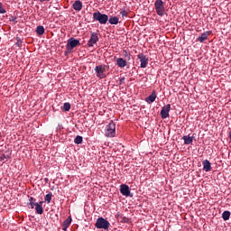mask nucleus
<instances>
[{
	"mask_svg": "<svg viewBox=\"0 0 231 231\" xmlns=\"http://www.w3.org/2000/svg\"><path fill=\"white\" fill-rule=\"evenodd\" d=\"M137 59L140 60L141 62V66L140 68H147V66L149 65V58H147V56H145V54L143 53H139L137 55Z\"/></svg>",
	"mask_w": 231,
	"mask_h": 231,
	"instance_id": "0eeeda50",
	"label": "nucleus"
},
{
	"mask_svg": "<svg viewBox=\"0 0 231 231\" xmlns=\"http://www.w3.org/2000/svg\"><path fill=\"white\" fill-rule=\"evenodd\" d=\"M9 21H10L11 23H14V24H15V23H17V17H15V16H11L10 19H9Z\"/></svg>",
	"mask_w": 231,
	"mask_h": 231,
	"instance_id": "cd10ccee",
	"label": "nucleus"
},
{
	"mask_svg": "<svg viewBox=\"0 0 231 231\" xmlns=\"http://www.w3.org/2000/svg\"><path fill=\"white\" fill-rule=\"evenodd\" d=\"M97 42H98V34H97L96 32H91L90 39L88 40L87 46H88V48H93L95 44H97Z\"/></svg>",
	"mask_w": 231,
	"mask_h": 231,
	"instance_id": "6e6552de",
	"label": "nucleus"
},
{
	"mask_svg": "<svg viewBox=\"0 0 231 231\" xmlns=\"http://www.w3.org/2000/svg\"><path fill=\"white\" fill-rule=\"evenodd\" d=\"M82 142H83V138L80 135L76 136V138L74 139V143H76L77 145H80Z\"/></svg>",
	"mask_w": 231,
	"mask_h": 231,
	"instance_id": "5701e85b",
	"label": "nucleus"
},
{
	"mask_svg": "<svg viewBox=\"0 0 231 231\" xmlns=\"http://www.w3.org/2000/svg\"><path fill=\"white\" fill-rule=\"evenodd\" d=\"M62 111H69L71 109V104L64 103L63 106H61Z\"/></svg>",
	"mask_w": 231,
	"mask_h": 231,
	"instance_id": "b1692460",
	"label": "nucleus"
},
{
	"mask_svg": "<svg viewBox=\"0 0 231 231\" xmlns=\"http://www.w3.org/2000/svg\"><path fill=\"white\" fill-rule=\"evenodd\" d=\"M108 23H109V24H118L119 19H118V17H116V16H111V17L108 19Z\"/></svg>",
	"mask_w": 231,
	"mask_h": 231,
	"instance_id": "aec40b11",
	"label": "nucleus"
},
{
	"mask_svg": "<svg viewBox=\"0 0 231 231\" xmlns=\"http://www.w3.org/2000/svg\"><path fill=\"white\" fill-rule=\"evenodd\" d=\"M15 44L16 46H21V44H23V42L21 41V39H19Z\"/></svg>",
	"mask_w": 231,
	"mask_h": 231,
	"instance_id": "7c9ffc66",
	"label": "nucleus"
},
{
	"mask_svg": "<svg viewBox=\"0 0 231 231\" xmlns=\"http://www.w3.org/2000/svg\"><path fill=\"white\" fill-rule=\"evenodd\" d=\"M120 14H121L122 17H127V15H128L127 11H125V10L121 11Z\"/></svg>",
	"mask_w": 231,
	"mask_h": 231,
	"instance_id": "c756f323",
	"label": "nucleus"
},
{
	"mask_svg": "<svg viewBox=\"0 0 231 231\" xmlns=\"http://www.w3.org/2000/svg\"><path fill=\"white\" fill-rule=\"evenodd\" d=\"M123 55L125 59V60H131V54L129 52H127V51H123Z\"/></svg>",
	"mask_w": 231,
	"mask_h": 231,
	"instance_id": "393cba45",
	"label": "nucleus"
},
{
	"mask_svg": "<svg viewBox=\"0 0 231 231\" xmlns=\"http://www.w3.org/2000/svg\"><path fill=\"white\" fill-rule=\"evenodd\" d=\"M36 214L42 215L44 213V208H42V206H41V204H36V206H34Z\"/></svg>",
	"mask_w": 231,
	"mask_h": 231,
	"instance_id": "a211bd4d",
	"label": "nucleus"
},
{
	"mask_svg": "<svg viewBox=\"0 0 231 231\" xmlns=\"http://www.w3.org/2000/svg\"><path fill=\"white\" fill-rule=\"evenodd\" d=\"M229 140H231V131L229 132V136H228Z\"/></svg>",
	"mask_w": 231,
	"mask_h": 231,
	"instance_id": "f704fd0d",
	"label": "nucleus"
},
{
	"mask_svg": "<svg viewBox=\"0 0 231 231\" xmlns=\"http://www.w3.org/2000/svg\"><path fill=\"white\" fill-rule=\"evenodd\" d=\"M95 226L96 228L109 230V226H111V224L106 218L99 217L97 219Z\"/></svg>",
	"mask_w": 231,
	"mask_h": 231,
	"instance_id": "20e7f679",
	"label": "nucleus"
},
{
	"mask_svg": "<svg viewBox=\"0 0 231 231\" xmlns=\"http://www.w3.org/2000/svg\"><path fill=\"white\" fill-rule=\"evenodd\" d=\"M44 32H45L44 26H42V25L37 26L36 28L37 35H44Z\"/></svg>",
	"mask_w": 231,
	"mask_h": 231,
	"instance_id": "412c9836",
	"label": "nucleus"
},
{
	"mask_svg": "<svg viewBox=\"0 0 231 231\" xmlns=\"http://www.w3.org/2000/svg\"><path fill=\"white\" fill-rule=\"evenodd\" d=\"M124 80H125V78L120 79V83L124 82Z\"/></svg>",
	"mask_w": 231,
	"mask_h": 231,
	"instance_id": "2f4dec72",
	"label": "nucleus"
},
{
	"mask_svg": "<svg viewBox=\"0 0 231 231\" xmlns=\"http://www.w3.org/2000/svg\"><path fill=\"white\" fill-rule=\"evenodd\" d=\"M77 46H80V41L75 39V38H70L67 42V51L71 52L73 51L74 48H77Z\"/></svg>",
	"mask_w": 231,
	"mask_h": 231,
	"instance_id": "423d86ee",
	"label": "nucleus"
},
{
	"mask_svg": "<svg viewBox=\"0 0 231 231\" xmlns=\"http://www.w3.org/2000/svg\"><path fill=\"white\" fill-rule=\"evenodd\" d=\"M116 64L118 68H125V66H127V60H124L123 58H118L116 60Z\"/></svg>",
	"mask_w": 231,
	"mask_h": 231,
	"instance_id": "2eb2a0df",
	"label": "nucleus"
},
{
	"mask_svg": "<svg viewBox=\"0 0 231 231\" xmlns=\"http://www.w3.org/2000/svg\"><path fill=\"white\" fill-rule=\"evenodd\" d=\"M202 165H203V171H205V172H210V171H212V164L210 163V161L204 160L202 162Z\"/></svg>",
	"mask_w": 231,
	"mask_h": 231,
	"instance_id": "9b49d317",
	"label": "nucleus"
},
{
	"mask_svg": "<svg viewBox=\"0 0 231 231\" xmlns=\"http://www.w3.org/2000/svg\"><path fill=\"white\" fill-rule=\"evenodd\" d=\"M210 35V32H205L200 36L197 38L198 42H205L207 39H208V36Z\"/></svg>",
	"mask_w": 231,
	"mask_h": 231,
	"instance_id": "ddd939ff",
	"label": "nucleus"
},
{
	"mask_svg": "<svg viewBox=\"0 0 231 231\" xmlns=\"http://www.w3.org/2000/svg\"><path fill=\"white\" fill-rule=\"evenodd\" d=\"M154 8L157 15L163 17L165 15V5L162 0H156L154 3Z\"/></svg>",
	"mask_w": 231,
	"mask_h": 231,
	"instance_id": "39448f33",
	"label": "nucleus"
},
{
	"mask_svg": "<svg viewBox=\"0 0 231 231\" xmlns=\"http://www.w3.org/2000/svg\"><path fill=\"white\" fill-rule=\"evenodd\" d=\"M156 90H153L149 97H145V102L147 104H152L156 100Z\"/></svg>",
	"mask_w": 231,
	"mask_h": 231,
	"instance_id": "f8f14e48",
	"label": "nucleus"
},
{
	"mask_svg": "<svg viewBox=\"0 0 231 231\" xmlns=\"http://www.w3.org/2000/svg\"><path fill=\"white\" fill-rule=\"evenodd\" d=\"M0 14H6V10L3 8V4L0 3Z\"/></svg>",
	"mask_w": 231,
	"mask_h": 231,
	"instance_id": "c85d7f7f",
	"label": "nucleus"
},
{
	"mask_svg": "<svg viewBox=\"0 0 231 231\" xmlns=\"http://www.w3.org/2000/svg\"><path fill=\"white\" fill-rule=\"evenodd\" d=\"M69 225H71V217H69L63 221L62 230L67 231L69 228Z\"/></svg>",
	"mask_w": 231,
	"mask_h": 231,
	"instance_id": "dca6fc26",
	"label": "nucleus"
},
{
	"mask_svg": "<svg viewBox=\"0 0 231 231\" xmlns=\"http://www.w3.org/2000/svg\"><path fill=\"white\" fill-rule=\"evenodd\" d=\"M169 113H171V104L164 106L161 110V116L163 120L169 118Z\"/></svg>",
	"mask_w": 231,
	"mask_h": 231,
	"instance_id": "9d476101",
	"label": "nucleus"
},
{
	"mask_svg": "<svg viewBox=\"0 0 231 231\" xmlns=\"http://www.w3.org/2000/svg\"><path fill=\"white\" fill-rule=\"evenodd\" d=\"M120 192L123 196L133 198V194H131V189L127 184H122L120 186Z\"/></svg>",
	"mask_w": 231,
	"mask_h": 231,
	"instance_id": "1a4fd4ad",
	"label": "nucleus"
},
{
	"mask_svg": "<svg viewBox=\"0 0 231 231\" xmlns=\"http://www.w3.org/2000/svg\"><path fill=\"white\" fill-rule=\"evenodd\" d=\"M107 69H109V66L107 65H97L95 67L94 71L97 77V79H106V72L107 71Z\"/></svg>",
	"mask_w": 231,
	"mask_h": 231,
	"instance_id": "f257e3e1",
	"label": "nucleus"
},
{
	"mask_svg": "<svg viewBox=\"0 0 231 231\" xmlns=\"http://www.w3.org/2000/svg\"><path fill=\"white\" fill-rule=\"evenodd\" d=\"M39 203L37 202V200L35 199H33V197H31L29 199V205H31V208H35V207L38 205Z\"/></svg>",
	"mask_w": 231,
	"mask_h": 231,
	"instance_id": "6ab92c4d",
	"label": "nucleus"
},
{
	"mask_svg": "<svg viewBox=\"0 0 231 231\" xmlns=\"http://www.w3.org/2000/svg\"><path fill=\"white\" fill-rule=\"evenodd\" d=\"M182 140H184L185 145H190V143L194 142V137H190L189 135H184L182 137Z\"/></svg>",
	"mask_w": 231,
	"mask_h": 231,
	"instance_id": "f3484780",
	"label": "nucleus"
},
{
	"mask_svg": "<svg viewBox=\"0 0 231 231\" xmlns=\"http://www.w3.org/2000/svg\"><path fill=\"white\" fill-rule=\"evenodd\" d=\"M42 203H44V201H40L38 205H41V207H42Z\"/></svg>",
	"mask_w": 231,
	"mask_h": 231,
	"instance_id": "473e14b6",
	"label": "nucleus"
},
{
	"mask_svg": "<svg viewBox=\"0 0 231 231\" xmlns=\"http://www.w3.org/2000/svg\"><path fill=\"white\" fill-rule=\"evenodd\" d=\"M53 194L49 193L45 196L44 200L47 201L48 203H51V198H52Z\"/></svg>",
	"mask_w": 231,
	"mask_h": 231,
	"instance_id": "a878e982",
	"label": "nucleus"
},
{
	"mask_svg": "<svg viewBox=\"0 0 231 231\" xmlns=\"http://www.w3.org/2000/svg\"><path fill=\"white\" fill-rule=\"evenodd\" d=\"M120 219L121 223H129V217H127L121 216Z\"/></svg>",
	"mask_w": 231,
	"mask_h": 231,
	"instance_id": "bb28decb",
	"label": "nucleus"
},
{
	"mask_svg": "<svg viewBox=\"0 0 231 231\" xmlns=\"http://www.w3.org/2000/svg\"><path fill=\"white\" fill-rule=\"evenodd\" d=\"M44 1H50V0H40V3H44Z\"/></svg>",
	"mask_w": 231,
	"mask_h": 231,
	"instance_id": "72a5a7b5",
	"label": "nucleus"
},
{
	"mask_svg": "<svg viewBox=\"0 0 231 231\" xmlns=\"http://www.w3.org/2000/svg\"><path fill=\"white\" fill-rule=\"evenodd\" d=\"M222 218L224 221H228L230 219V211H224L222 214Z\"/></svg>",
	"mask_w": 231,
	"mask_h": 231,
	"instance_id": "4be33fe9",
	"label": "nucleus"
},
{
	"mask_svg": "<svg viewBox=\"0 0 231 231\" xmlns=\"http://www.w3.org/2000/svg\"><path fill=\"white\" fill-rule=\"evenodd\" d=\"M116 134V124L111 121L106 127L105 136H106V138H115Z\"/></svg>",
	"mask_w": 231,
	"mask_h": 231,
	"instance_id": "f03ea898",
	"label": "nucleus"
},
{
	"mask_svg": "<svg viewBox=\"0 0 231 231\" xmlns=\"http://www.w3.org/2000/svg\"><path fill=\"white\" fill-rule=\"evenodd\" d=\"M72 8L76 10V12H80L82 10V2L80 0H77L72 5Z\"/></svg>",
	"mask_w": 231,
	"mask_h": 231,
	"instance_id": "4468645a",
	"label": "nucleus"
},
{
	"mask_svg": "<svg viewBox=\"0 0 231 231\" xmlns=\"http://www.w3.org/2000/svg\"><path fill=\"white\" fill-rule=\"evenodd\" d=\"M93 19L94 21H97L99 24H107V21H109V16L106 14L100 13V11H97L93 14Z\"/></svg>",
	"mask_w": 231,
	"mask_h": 231,
	"instance_id": "7ed1b4c3",
	"label": "nucleus"
}]
</instances>
